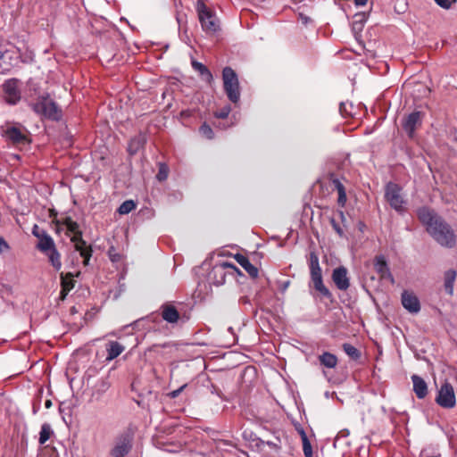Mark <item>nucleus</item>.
Here are the masks:
<instances>
[{
  "mask_svg": "<svg viewBox=\"0 0 457 457\" xmlns=\"http://www.w3.org/2000/svg\"><path fill=\"white\" fill-rule=\"evenodd\" d=\"M374 266L376 271L380 275L382 278H390L394 280L393 276L390 272L388 265L384 256L378 255L375 258Z\"/></svg>",
  "mask_w": 457,
  "mask_h": 457,
  "instance_id": "2eb2a0df",
  "label": "nucleus"
},
{
  "mask_svg": "<svg viewBox=\"0 0 457 457\" xmlns=\"http://www.w3.org/2000/svg\"><path fill=\"white\" fill-rule=\"evenodd\" d=\"M300 19L303 24H307L310 21V18L303 14H300Z\"/></svg>",
  "mask_w": 457,
  "mask_h": 457,
  "instance_id": "a18cd8bd",
  "label": "nucleus"
},
{
  "mask_svg": "<svg viewBox=\"0 0 457 457\" xmlns=\"http://www.w3.org/2000/svg\"><path fill=\"white\" fill-rule=\"evenodd\" d=\"M337 192H338V204L341 206H344L345 204V202H346V194H345V187H344V186L340 182H337Z\"/></svg>",
  "mask_w": 457,
  "mask_h": 457,
  "instance_id": "473e14b6",
  "label": "nucleus"
},
{
  "mask_svg": "<svg viewBox=\"0 0 457 457\" xmlns=\"http://www.w3.org/2000/svg\"><path fill=\"white\" fill-rule=\"evenodd\" d=\"M145 143V137L142 134H139L133 137L129 143L128 150L129 154H136L141 147L144 146Z\"/></svg>",
  "mask_w": 457,
  "mask_h": 457,
  "instance_id": "5701e85b",
  "label": "nucleus"
},
{
  "mask_svg": "<svg viewBox=\"0 0 457 457\" xmlns=\"http://www.w3.org/2000/svg\"><path fill=\"white\" fill-rule=\"evenodd\" d=\"M437 5L440 7L448 10L452 7V4L455 3L457 0H434Z\"/></svg>",
  "mask_w": 457,
  "mask_h": 457,
  "instance_id": "4c0bfd02",
  "label": "nucleus"
},
{
  "mask_svg": "<svg viewBox=\"0 0 457 457\" xmlns=\"http://www.w3.org/2000/svg\"><path fill=\"white\" fill-rule=\"evenodd\" d=\"M133 436L129 432L119 435L115 440L110 454L112 457H125L131 450Z\"/></svg>",
  "mask_w": 457,
  "mask_h": 457,
  "instance_id": "423d86ee",
  "label": "nucleus"
},
{
  "mask_svg": "<svg viewBox=\"0 0 457 457\" xmlns=\"http://www.w3.org/2000/svg\"><path fill=\"white\" fill-rule=\"evenodd\" d=\"M320 363L326 368H335L337 364V358L335 354H332L328 352H325L319 357Z\"/></svg>",
  "mask_w": 457,
  "mask_h": 457,
  "instance_id": "a878e982",
  "label": "nucleus"
},
{
  "mask_svg": "<svg viewBox=\"0 0 457 457\" xmlns=\"http://www.w3.org/2000/svg\"><path fill=\"white\" fill-rule=\"evenodd\" d=\"M162 317L167 322L175 323L178 321L179 314L174 306L167 304L162 306Z\"/></svg>",
  "mask_w": 457,
  "mask_h": 457,
  "instance_id": "aec40b11",
  "label": "nucleus"
},
{
  "mask_svg": "<svg viewBox=\"0 0 457 457\" xmlns=\"http://www.w3.org/2000/svg\"><path fill=\"white\" fill-rule=\"evenodd\" d=\"M45 255L48 258V262L53 266L54 270L59 271L62 269L61 253L55 248L49 251Z\"/></svg>",
  "mask_w": 457,
  "mask_h": 457,
  "instance_id": "4be33fe9",
  "label": "nucleus"
},
{
  "mask_svg": "<svg viewBox=\"0 0 457 457\" xmlns=\"http://www.w3.org/2000/svg\"><path fill=\"white\" fill-rule=\"evenodd\" d=\"M135 208H136L135 203L132 200H127L120 205L118 212L120 214H128L131 211H133Z\"/></svg>",
  "mask_w": 457,
  "mask_h": 457,
  "instance_id": "7c9ffc66",
  "label": "nucleus"
},
{
  "mask_svg": "<svg viewBox=\"0 0 457 457\" xmlns=\"http://www.w3.org/2000/svg\"><path fill=\"white\" fill-rule=\"evenodd\" d=\"M456 271L453 269L448 270L445 272L444 276V286L447 294L450 295L453 293V285L456 279Z\"/></svg>",
  "mask_w": 457,
  "mask_h": 457,
  "instance_id": "412c9836",
  "label": "nucleus"
},
{
  "mask_svg": "<svg viewBox=\"0 0 457 457\" xmlns=\"http://www.w3.org/2000/svg\"><path fill=\"white\" fill-rule=\"evenodd\" d=\"M4 90L5 94L9 96V102L12 104L19 98V92L16 89L15 84L12 81H7L4 85Z\"/></svg>",
  "mask_w": 457,
  "mask_h": 457,
  "instance_id": "bb28decb",
  "label": "nucleus"
},
{
  "mask_svg": "<svg viewBox=\"0 0 457 457\" xmlns=\"http://www.w3.org/2000/svg\"><path fill=\"white\" fill-rule=\"evenodd\" d=\"M53 429L48 423H44L41 426V430L39 433V444L44 445L53 435Z\"/></svg>",
  "mask_w": 457,
  "mask_h": 457,
  "instance_id": "c85d7f7f",
  "label": "nucleus"
},
{
  "mask_svg": "<svg viewBox=\"0 0 457 457\" xmlns=\"http://www.w3.org/2000/svg\"><path fill=\"white\" fill-rule=\"evenodd\" d=\"M168 174H169L168 166L164 163H160L159 170H158V173L156 174V179L159 181H163L168 178Z\"/></svg>",
  "mask_w": 457,
  "mask_h": 457,
  "instance_id": "2f4dec72",
  "label": "nucleus"
},
{
  "mask_svg": "<svg viewBox=\"0 0 457 457\" xmlns=\"http://www.w3.org/2000/svg\"><path fill=\"white\" fill-rule=\"evenodd\" d=\"M192 67L195 71H197L204 77V79L205 80L211 81L212 79V75L211 71L203 63H201L197 61H193Z\"/></svg>",
  "mask_w": 457,
  "mask_h": 457,
  "instance_id": "cd10ccee",
  "label": "nucleus"
},
{
  "mask_svg": "<svg viewBox=\"0 0 457 457\" xmlns=\"http://www.w3.org/2000/svg\"><path fill=\"white\" fill-rule=\"evenodd\" d=\"M223 87L228 98L232 103H237L240 99V87L237 73L230 67H226L222 71Z\"/></svg>",
  "mask_w": 457,
  "mask_h": 457,
  "instance_id": "7ed1b4c3",
  "label": "nucleus"
},
{
  "mask_svg": "<svg viewBox=\"0 0 457 457\" xmlns=\"http://www.w3.org/2000/svg\"><path fill=\"white\" fill-rule=\"evenodd\" d=\"M435 402L444 409H453L456 406V395L453 385L445 380L437 390Z\"/></svg>",
  "mask_w": 457,
  "mask_h": 457,
  "instance_id": "39448f33",
  "label": "nucleus"
},
{
  "mask_svg": "<svg viewBox=\"0 0 457 457\" xmlns=\"http://www.w3.org/2000/svg\"><path fill=\"white\" fill-rule=\"evenodd\" d=\"M10 246L8 243L4 239V237H0V253H4L9 251Z\"/></svg>",
  "mask_w": 457,
  "mask_h": 457,
  "instance_id": "ea45409f",
  "label": "nucleus"
},
{
  "mask_svg": "<svg viewBox=\"0 0 457 457\" xmlns=\"http://www.w3.org/2000/svg\"><path fill=\"white\" fill-rule=\"evenodd\" d=\"M332 279L337 287L340 290H346L350 286L347 270L343 266L333 270Z\"/></svg>",
  "mask_w": 457,
  "mask_h": 457,
  "instance_id": "f8f14e48",
  "label": "nucleus"
},
{
  "mask_svg": "<svg viewBox=\"0 0 457 457\" xmlns=\"http://www.w3.org/2000/svg\"><path fill=\"white\" fill-rule=\"evenodd\" d=\"M422 114L420 112H413L408 115L403 122V129L410 137H413L415 130L421 125Z\"/></svg>",
  "mask_w": 457,
  "mask_h": 457,
  "instance_id": "9b49d317",
  "label": "nucleus"
},
{
  "mask_svg": "<svg viewBox=\"0 0 457 457\" xmlns=\"http://www.w3.org/2000/svg\"><path fill=\"white\" fill-rule=\"evenodd\" d=\"M61 298L63 300L68 293L74 287L73 274L68 272L66 274L61 273Z\"/></svg>",
  "mask_w": 457,
  "mask_h": 457,
  "instance_id": "dca6fc26",
  "label": "nucleus"
},
{
  "mask_svg": "<svg viewBox=\"0 0 457 457\" xmlns=\"http://www.w3.org/2000/svg\"><path fill=\"white\" fill-rule=\"evenodd\" d=\"M343 349L345 353L353 360H357L361 356L359 350L350 344H344Z\"/></svg>",
  "mask_w": 457,
  "mask_h": 457,
  "instance_id": "c756f323",
  "label": "nucleus"
},
{
  "mask_svg": "<svg viewBox=\"0 0 457 457\" xmlns=\"http://www.w3.org/2000/svg\"><path fill=\"white\" fill-rule=\"evenodd\" d=\"M36 112L51 120H58L61 117L60 110L56 104L49 98H42L34 104Z\"/></svg>",
  "mask_w": 457,
  "mask_h": 457,
  "instance_id": "0eeeda50",
  "label": "nucleus"
},
{
  "mask_svg": "<svg viewBox=\"0 0 457 457\" xmlns=\"http://www.w3.org/2000/svg\"><path fill=\"white\" fill-rule=\"evenodd\" d=\"M311 279L313 284V287L320 295L327 298L331 297L329 290L323 284L322 277L311 278Z\"/></svg>",
  "mask_w": 457,
  "mask_h": 457,
  "instance_id": "393cba45",
  "label": "nucleus"
},
{
  "mask_svg": "<svg viewBox=\"0 0 457 457\" xmlns=\"http://www.w3.org/2000/svg\"><path fill=\"white\" fill-rule=\"evenodd\" d=\"M402 188L395 183L389 182L386 186L385 198L389 205L399 213L405 212L406 201L401 194Z\"/></svg>",
  "mask_w": 457,
  "mask_h": 457,
  "instance_id": "20e7f679",
  "label": "nucleus"
},
{
  "mask_svg": "<svg viewBox=\"0 0 457 457\" xmlns=\"http://www.w3.org/2000/svg\"><path fill=\"white\" fill-rule=\"evenodd\" d=\"M71 240L74 245L75 250L79 252L80 256L84 259L83 264L85 266L88 265L89 260L92 256L91 246L87 245L86 241L79 235L71 237Z\"/></svg>",
  "mask_w": 457,
  "mask_h": 457,
  "instance_id": "6e6552de",
  "label": "nucleus"
},
{
  "mask_svg": "<svg viewBox=\"0 0 457 457\" xmlns=\"http://www.w3.org/2000/svg\"><path fill=\"white\" fill-rule=\"evenodd\" d=\"M339 110H340V112H341L342 114H344V112H345V104L341 103V104H340Z\"/></svg>",
  "mask_w": 457,
  "mask_h": 457,
  "instance_id": "09e8293b",
  "label": "nucleus"
},
{
  "mask_svg": "<svg viewBox=\"0 0 457 457\" xmlns=\"http://www.w3.org/2000/svg\"><path fill=\"white\" fill-rule=\"evenodd\" d=\"M231 112V107L229 105L223 106L220 110L215 112V117L220 119H225L228 116Z\"/></svg>",
  "mask_w": 457,
  "mask_h": 457,
  "instance_id": "f704fd0d",
  "label": "nucleus"
},
{
  "mask_svg": "<svg viewBox=\"0 0 457 457\" xmlns=\"http://www.w3.org/2000/svg\"><path fill=\"white\" fill-rule=\"evenodd\" d=\"M55 247L56 246L54 239L47 232H46L41 237L38 238L37 248L44 254L47 253L49 251Z\"/></svg>",
  "mask_w": 457,
  "mask_h": 457,
  "instance_id": "a211bd4d",
  "label": "nucleus"
},
{
  "mask_svg": "<svg viewBox=\"0 0 457 457\" xmlns=\"http://www.w3.org/2000/svg\"><path fill=\"white\" fill-rule=\"evenodd\" d=\"M54 224L55 230L57 233H59V231L62 228H65L67 229V235L72 234V237H76L77 235L82 237V232L79 230V224L76 221H74L71 217H64L60 220H56L54 221Z\"/></svg>",
  "mask_w": 457,
  "mask_h": 457,
  "instance_id": "1a4fd4ad",
  "label": "nucleus"
},
{
  "mask_svg": "<svg viewBox=\"0 0 457 457\" xmlns=\"http://www.w3.org/2000/svg\"><path fill=\"white\" fill-rule=\"evenodd\" d=\"M303 450L306 457L312 456V445L304 433L303 434Z\"/></svg>",
  "mask_w": 457,
  "mask_h": 457,
  "instance_id": "72a5a7b5",
  "label": "nucleus"
},
{
  "mask_svg": "<svg viewBox=\"0 0 457 457\" xmlns=\"http://www.w3.org/2000/svg\"><path fill=\"white\" fill-rule=\"evenodd\" d=\"M187 384H184L183 386H181L179 388L176 389V390H173L171 391L169 395L170 398H176L178 397L180 393L187 387Z\"/></svg>",
  "mask_w": 457,
  "mask_h": 457,
  "instance_id": "a19ab883",
  "label": "nucleus"
},
{
  "mask_svg": "<svg viewBox=\"0 0 457 457\" xmlns=\"http://www.w3.org/2000/svg\"><path fill=\"white\" fill-rule=\"evenodd\" d=\"M420 221L426 227L428 235L442 247L453 248L457 245L454 230L434 210L421 207L417 211Z\"/></svg>",
  "mask_w": 457,
  "mask_h": 457,
  "instance_id": "f257e3e1",
  "label": "nucleus"
},
{
  "mask_svg": "<svg viewBox=\"0 0 457 457\" xmlns=\"http://www.w3.org/2000/svg\"><path fill=\"white\" fill-rule=\"evenodd\" d=\"M224 265L227 267H229V268L233 269L234 270L237 271L238 273H240L239 270L234 264L225 263Z\"/></svg>",
  "mask_w": 457,
  "mask_h": 457,
  "instance_id": "49530a36",
  "label": "nucleus"
},
{
  "mask_svg": "<svg viewBox=\"0 0 457 457\" xmlns=\"http://www.w3.org/2000/svg\"><path fill=\"white\" fill-rule=\"evenodd\" d=\"M6 51L0 47V60L4 59L5 57Z\"/></svg>",
  "mask_w": 457,
  "mask_h": 457,
  "instance_id": "de8ad7c7",
  "label": "nucleus"
},
{
  "mask_svg": "<svg viewBox=\"0 0 457 457\" xmlns=\"http://www.w3.org/2000/svg\"><path fill=\"white\" fill-rule=\"evenodd\" d=\"M4 135L13 144H26L28 142L25 132L14 126L7 128Z\"/></svg>",
  "mask_w": 457,
  "mask_h": 457,
  "instance_id": "ddd939ff",
  "label": "nucleus"
},
{
  "mask_svg": "<svg viewBox=\"0 0 457 457\" xmlns=\"http://www.w3.org/2000/svg\"><path fill=\"white\" fill-rule=\"evenodd\" d=\"M125 347L117 341H110L106 344V361H111L117 358L123 351Z\"/></svg>",
  "mask_w": 457,
  "mask_h": 457,
  "instance_id": "f3484780",
  "label": "nucleus"
},
{
  "mask_svg": "<svg viewBox=\"0 0 457 457\" xmlns=\"http://www.w3.org/2000/svg\"><path fill=\"white\" fill-rule=\"evenodd\" d=\"M355 6L361 7L367 4L368 0H353Z\"/></svg>",
  "mask_w": 457,
  "mask_h": 457,
  "instance_id": "c03bdc74",
  "label": "nucleus"
},
{
  "mask_svg": "<svg viewBox=\"0 0 457 457\" xmlns=\"http://www.w3.org/2000/svg\"><path fill=\"white\" fill-rule=\"evenodd\" d=\"M331 224H332V227L333 228L336 230V232L340 236V237H343L344 235V231L343 229L341 228V227L336 222V220L334 219L331 220Z\"/></svg>",
  "mask_w": 457,
  "mask_h": 457,
  "instance_id": "79ce46f5",
  "label": "nucleus"
},
{
  "mask_svg": "<svg viewBox=\"0 0 457 457\" xmlns=\"http://www.w3.org/2000/svg\"><path fill=\"white\" fill-rule=\"evenodd\" d=\"M278 443H279V440H278V439H277V441H276V442L267 441V442H266V445H269V446H270V447H271V448H274V449L278 450V449H279V448H280V446H279V444H278Z\"/></svg>",
  "mask_w": 457,
  "mask_h": 457,
  "instance_id": "37998d69",
  "label": "nucleus"
},
{
  "mask_svg": "<svg viewBox=\"0 0 457 457\" xmlns=\"http://www.w3.org/2000/svg\"><path fill=\"white\" fill-rule=\"evenodd\" d=\"M402 304L411 313H418L420 311V300L412 292L407 290L403 292Z\"/></svg>",
  "mask_w": 457,
  "mask_h": 457,
  "instance_id": "9d476101",
  "label": "nucleus"
},
{
  "mask_svg": "<svg viewBox=\"0 0 457 457\" xmlns=\"http://www.w3.org/2000/svg\"><path fill=\"white\" fill-rule=\"evenodd\" d=\"M235 259L252 278L258 276V269L250 262L247 257L243 254H237Z\"/></svg>",
  "mask_w": 457,
  "mask_h": 457,
  "instance_id": "6ab92c4d",
  "label": "nucleus"
},
{
  "mask_svg": "<svg viewBox=\"0 0 457 457\" xmlns=\"http://www.w3.org/2000/svg\"><path fill=\"white\" fill-rule=\"evenodd\" d=\"M46 231L44 229H41L37 225H34L32 228V234L35 236L37 239L41 237Z\"/></svg>",
  "mask_w": 457,
  "mask_h": 457,
  "instance_id": "58836bf2",
  "label": "nucleus"
},
{
  "mask_svg": "<svg viewBox=\"0 0 457 457\" xmlns=\"http://www.w3.org/2000/svg\"><path fill=\"white\" fill-rule=\"evenodd\" d=\"M200 132L208 139H212L213 137V131L212 128L207 124H204L201 126Z\"/></svg>",
  "mask_w": 457,
  "mask_h": 457,
  "instance_id": "c9c22d12",
  "label": "nucleus"
},
{
  "mask_svg": "<svg viewBox=\"0 0 457 457\" xmlns=\"http://www.w3.org/2000/svg\"><path fill=\"white\" fill-rule=\"evenodd\" d=\"M310 273L311 278L322 277L321 268L318 256L314 253L310 254Z\"/></svg>",
  "mask_w": 457,
  "mask_h": 457,
  "instance_id": "b1692460",
  "label": "nucleus"
},
{
  "mask_svg": "<svg viewBox=\"0 0 457 457\" xmlns=\"http://www.w3.org/2000/svg\"><path fill=\"white\" fill-rule=\"evenodd\" d=\"M108 255H109L110 260L112 262H118L121 260V255L116 252V250L113 246L109 248Z\"/></svg>",
  "mask_w": 457,
  "mask_h": 457,
  "instance_id": "e433bc0d",
  "label": "nucleus"
},
{
  "mask_svg": "<svg viewBox=\"0 0 457 457\" xmlns=\"http://www.w3.org/2000/svg\"><path fill=\"white\" fill-rule=\"evenodd\" d=\"M195 11L202 29L207 36H215L220 30V23L214 11L208 7L205 0H197Z\"/></svg>",
  "mask_w": 457,
  "mask_h": 457,
  "instance_id": "f03ea898",
  "label": "nucleus"
},
{
  "mask_svg": "<svg viewBox=\"0 0 457 457\" xmlns=\"http://www.w3.org/2000/svg\"><path fill=\"white\" fill-rule=\"evenodd\" d=\"M45 405H46V408H50V407H51V405H52L51 401H50V400H47V401L46 402Z\"/></svg>",
  "mask_w": 457,
  "mask_h": 457,
  "instance_id": "8fccbe9b",
  "label": "nucleus"
},
{
  "mask_svg": "<svg viewBox=\"0 0 457 457\" xmlns=\"http://www.w3.org/2000/svg\"><path fill=\"white\" fill-rule=\"evenodd\" d=\"M413 392L419 399H424L428 395V385L426 381L418 375L411 376Z\"/></svg>",
  "mask_w": 457,
  "mask_h": 457,
  "instance_id": "4468645a",
  "label": "nucleus"
}]
</instances>
